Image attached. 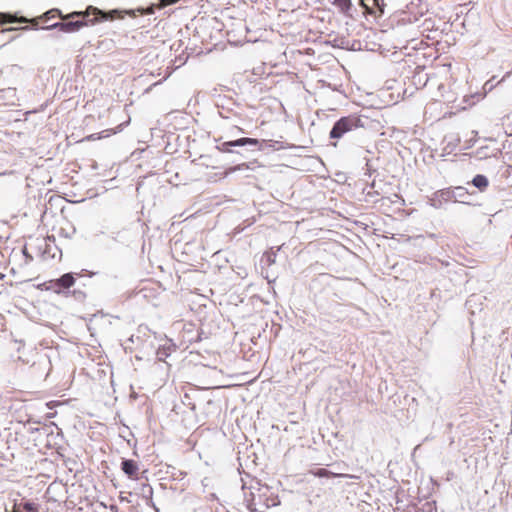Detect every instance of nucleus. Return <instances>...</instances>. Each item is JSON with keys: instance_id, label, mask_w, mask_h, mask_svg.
<instances>
[{"instance_id": "f257e3e1", "label": "nucleus", "mask_w": 512, "mask_h": 512, "mask_svg": "<svg viewBox=\"0 0 512 512\" xmlns=\"http://www.w3.org/2000/svg\"><path fill=\"white\" fill-rule=\"evenodd\" d=\"M122 19L123 14L118 10L104 12L97 7L88 6L85 11H74L61 16L62 22H56L43 27L44 29H58L64 33H74L85 26L95 25L100 21Z\"/></svg>"}, {"instance_id": "f03ea898", "label": "nucleus", "mask_w": 512, "mask_h": 512, "mask_svg": "<svg viewBox=\"0 0 512 512\" xmlns=\"http://www.w3.org/2000/svg\"><path fill=\"white\" fill-rule=\"evenodd\" d=\"M361 127H363V123L360 115L350 114L348 116L341 117L335 122L329 133V136L331 139L338 140L342 138L346 133L352 132Z\"/></svg>"}, {"instance_id": "7ed1b4c3", "label": "nucleus", "mask_w": 512, "mask_h": 512, "mask_svg": "<svg viewBox=\"0 0 512 512\" xmlns=\"http://www.w3.org/2000/svg\"><path fill=\"white\" fill-rule=\"evenodd\" d=\"M260 141L256 138H249V137H242L233 141H226L221 143L217 146V150L222 153H231V147L236 146H245V145H252L256 146L259 145Z\"/></svg>"}, {"instance_id": "20e7f679", "label": "nucleus", "mask_w": 512, "mask_h": 512, "mask_svg": "<svg viewBox=\"0 0 512 512\" xmlns=\"http://www.w3.org/2000/svg\"><path fill=\"white\" fill-rule=\"evenodd\" d=\"M122 471L132 480L139 479V465L135 460L125 459L121 463Z\"/></svg>"}, {"instance_id": "39448f33", "label": "nucleus", "mask_w": 512, "mask_h": 512, "mask_svg": "<svg viewBox=\"0 0 512 512\" xmlns=\"http://www.w3.org/2000/svg\"><path fill=\"white\" fill-rule=\"evenodd\" d=\"M61 16H62V13L60 10L51 9V10L45 12L42 16H40L38 18H35L32 20H28L27 18H25V19L27 20L26 23L30 22L33 25H38L39 22H48L49 20L57 18V17L61 18Z\"/></svg>"}, {"instance_id": "423d86ee", "label": "nucleus", "mask_w": 512, "mask_h": 512, "mask_svg": "<svg viewBox=\"0 0 512 512\" xmlns=\"http://www.w3.org/2000/svg\"><path fill=\"white\" fill-rule=\"evenodd\" d=\"M309 474L315 476V477H320V478H330V477H351L350 475H347V474H341V473H334V472H331L325 468H317V469H312L309 471Z\"/></svg>"}, {"instance_id": "0eeeda50", "label": "nucleus", "mask_w": 512, "mask_h": 512, "mask_svg": "<svg viewBox=\"0 0 512 512\" xmlns=\"http://www.w3.org/2000/svg\"><path fill=\"white\" fill-rule=\"evenodd\" d=\"M74 284H75V278L73 277V275L71 273H66V274L62 275L59 279L55 280V282H54L55 287H59V288H63V289H68V288L72 287Z\"/></svg>"}, {"instance_id": "6e6552de", "label": "nucleus", "mask_w": 512, "mask_h": 512, "mask_svg": "<svg viewBox=\"0 0 512 512\" xmlns=\"http://www.w3.org/2000/svg\"><path fill=\"white\" fill-rule=\"evenodd\" d=\"M332 3L340 13L350 16V10L352 8L351 0H328Z\"/></svg>"}, {"instance_id": "1a4fd4ad", "label": "nucleus", "mask_w": 512, "mask_h": 512, "mask_svg": "<svg viewBox=\"0 0 512 512\" xmlns=\"http://www.w3.org/2000/svg\"><path fill=\"white\" fill-rule=\"evenodd\" d=\"M14 22H27L25 17H17L11 14L0 13V25H5Z\"/></svg>"}, {"instance_id": "9d476101", "label": "nucleus", "mask_w": 512, "mask_h": 512, "mask_svg": "<svg viewBox=\"0 0 512 512\" xmlns=\"http://www.w3.org/2000/svg\"><path fill=\"white\" fill-rule=\"evenodd\" d=\"M118 132L117 129H106V130H103L97 134H91V135H88L85 140L87 141H93V140H99V139H102V138H105V137H109L113 134H116Z\"/></svg>"}, {"instance_id": "9b49d317", "label": "nucleus", "mask_w": 512, "mask_h": 512, "mask_svg": "<svg viewBox=\"0 0 512 512\" xmlns=\"http://www.w3.org/2000/svg\"><path fill=\"white\" fill-rule=\"evenodd\" d=\"M472 183L480 191H484L488 187V184H489L487 177H485L484 175H480V174L476 175L473 178Z\"/></svg>"}, {"instance_id": "f8f14e48", "label": "nucleus", "mask_w": 512, "mask_h": 512, "mask_svg": "<svg viewBox=\"0 0 512 512\" xmlns=\"http://www.w3.org/2000/svg\"><path fill=\"white\" fill-rule=\"evenodd\" d=\"M157 6L158 5H156V4H152L149 7H147L146 9L138 8L137 10L126 11L125 13L130 16H133V17L136 15L135 12H139L141 15L153 14L155 9L157 8Z\"/></svg>"}, {"instance_id": "ddd939ff", "label": "nucleus", "mask_w": 512, "mask_h": 512, "mask_svg": "<svg viewBox=\"0 0 512 512\" xmlns=\"http://www.w3.org/2000/svg\"><path fill=\"white\" fill-rule=\"evenodd\" d=\"M22 506L23 509L27 512H38V508L33 502H25Z\"/></svg>"}, {"instance_id": "4468645a", "label": "nucleus", "mask_w": 512, "mask_h": 512, "mask_svg": "<svg viewBox=\"0 0 512 512\" xmlns=\"http://www.w3.org/2000/svg\"><path fill=\"white\" fill-rule=\"evenodd\" d=\"M242 168H248V166L245 164V163H242V164H239L237 166H234V167H230L226 172H225V176H227L228 174L230 173H233L237 170H241Z\"/></svg>"}, {"instance_id": "2eb2a0df", "label": "nucleus", "mask_w": 512, "mask_h": 512, "mask_svg": "<svg viewBox=\"0 0 512 512\" xmlns=\"http://www.w3.org/2000/svg\"><path fill=\"white\" fill-rule=\"evenodd\" d=\"M22 253H23V256L25 257V262L26 263H30L32 260H33V257L32 255L29 253L28 249L26 246L23 247L22 249Z\"/></svg>"}, {"instance_id": "dca6fc26", "label": "nucleus", "mask_w": 512, "mask_h": 512, "mask_svg": "<svg viewBox=\"0 0 512 512\" xmlns=\"http://www.w3.org/2000/svg\"><path fill=\"white\" fill-rule=\"evenodd\" d=\"M147 490H148V495L146 496V503L148 505H151V506H154L153 504V501H152V495H153V490H152V487H150L149 485L147 486Z\"/></svg>"}, {"instance_id": "f3484780", "label": "nucleus", "mask_w": 512, "mask_h": 512, "mask_svg": "<svg viewBox=\"0 0 512 512\" xmlns=\"http://www.w3.org/2000/svg\"><path fill=\"white\" fill-rule=\"evenodd\" d=\"M247 507H248V510H249L250 512H264V511H260V510H258V509L256 508V505H255V503H254L253 501H249V503H248Z\"/></svg>"}, {"instance_id": "a211bd4d", "label": "nucleus", "mask_w": 512, "mask_h": 512, "mask_svg": "<svg viewBox=\"0 0 512 512\" xmlns=\"http://www.w3.org/2000/svg\"><path fill=\"white\" fill-rule=\"evenodd\" d=\"M360 4H361V6H362V7H364V8H365V11H366L367 13H369V14H372V13H373L372 8H371V7H369V6L365 3V0H360Z\"/></svg>"}, {"instance_id": "6ab92c4d", "label": "nucleus", "mask_w": 512, "mask_h": 512, "mask_svg": "<svg viewBox=\"0 0 512 512\" xmlns=\"http://www.w3.org/2000/svg\"><path fill=\"white\" fill-rule=\"evenodd\" d=\"M159 1H160V3L158 4L157 8L160 9V8H163L166 6V5H164V3L167 2L168 0H159Z\"/></svg>"}, {"instance_id": "aec40b11", "label": "nucleus", "mask_w": 512, "mask_h": 512, "mask_svg": "<svg viewBox=\"0 0 512 512\" xmlns=\"http://www.w3.org/2000/svg\"><path fill=\"white\" fill-rule=\"evenodd\" d=\"M437 104H439V103H438V102H432V103H429V104L427 105V107H426L425 114L427 113V109H428V108H432L433 106H435V105H437Z\"/></svg>"}, {"instance_id": "412c9836", "label": "nucleus", "mask_w": 512, "mask_h": 512, "mask_svg": "<svg viewBox=\"0 0 512 512\" xmlns=\"http://www.w3.org/2000/svg\"><path fill=\"white\" fill-rule=\"evenodd\" d=\"M179 0H168L167 2L164 3V5H171V4H175L176 2H178Z\"/></svg>"}, {"instance_id": "4be33fe9", "label": "nucleus", "mask_w": 512, "mask_h": 512, "mask_svg": "<svg viewBox=\"0 0 512 512\" xmlns=\"http://www.w3.org/2000/svg\"><path fill=\"white\" fill-rule=\"evenodd\" d=\"M236 128H237V130H238L239 132H241V133H243V132H244L243 128L238 127V126H237Z\"/></svg>"}, {"instance_id": "5701e85b", "label": "nucleus", "mask_w": 512, "mask_h": 512, "mask_svg": "<svg viewBox=\"0 0 512 512\" xmlns=\"http://www.w3.org/2000/svg\"><path fill=\"white\" fill-rule=\"evenodd\" d=\"M374 1V4L378 7H380L379 3H378V0H373Z\"/></svg>"}, {"instance_id": "b1692460", "label": "nucleus", "mask_w": 512, "mask_h": 512, "mask_svg": "<svg viewBox=\"0 0 512 512\" xmlns=\"http://www.w3.org/2000/svg\"><path fill=\"white\" fill-rule=\"evenodd\" d=\"M278 504V502H276L275 500L272 501V506H276Z\"/></svg>"}, {"instance_id": "393cba45", "label": "nucleus", "mask_w": 512, "mask_h": 512, "mask_svg": "<svg viewBox=\"0 0 512 512\" xmlns=\"http://www.w3.org/2000/svg\"><path fill=\"white\" fill-rule=\"evenodd\" d=\"M10 30H13V29L12 28H10V29H2V32L10 31Z\"/></svg>"}, {"instance_id": "a878e982", "label": "nucleus", "mask_w": 512, "mask_h": 512, "mask_svg": "<svg viewBox=\"0 0 512 512\" xmlns=\"http://www.w3.org/2000/svg\"><path fill=\"white\" fill-rule=\"evenodd\" d=\"M4 278V274L0 273V279L2 280Z\"/></svg>"}, {"instance_id": "bb28decb", "label": "nucleus", "mask_w": 512, "mask_h": 512, "mask_svg": "<svg viewBox=\"0 0 512 512\" xmlns=\"http://www.w3.org/2000/svg\"><path fill=\"white\" fill-rule=\"evenodd\" d=\"M332 145H333L334 147H336V146H337V142H333V143H332Z\"/></svg>"}]
</instances>
